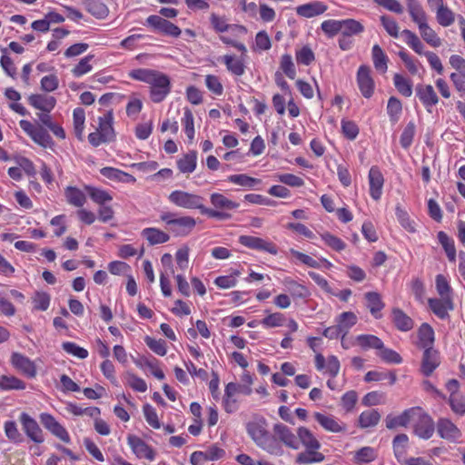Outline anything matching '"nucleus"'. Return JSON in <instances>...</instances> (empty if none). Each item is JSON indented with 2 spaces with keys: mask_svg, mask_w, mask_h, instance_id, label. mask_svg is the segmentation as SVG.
Listing matches in <instances>:
<instances>
[{
  "mask_svg": "<svg viewBox=\"0 0 465 465\" xmlns=\"http://www.w3.org/2000/svg\"><path fill=\"white\" fill-rule=\"evenodd\" d=\"M440 364V356L439 351L434 348H426L424 350L420 363V372L424 376H430Z\"/></svg>",
  "mask_w": 465,
  "mask_h": 465,
  "instance_id": "obj_16",
  "label": "nucleus"
},
{
  "mask_svg": "<svg viewBox=\"0 0 465 465\" xmlns=\"http://www.w3.org/2000/svg\"><path fill=\"white\" fill-rule=\"evenodd\" d=\"M128 76L132 80L148 84L149 97L153 103H162L172 91L171 78L159 70L135 68L129 71Z\"/></svg>",
  "mask_w": 465,
  "mask_h": 465,
  "instance_id": "obj_1",
  "label": "nucleus"
},
{
  "mask_svg": "<svg viewBox=\"0 0 465 465\" xmlns=\"http://www.w3.org/2000/svg\"><path fill=\"white\" fill-rule=\"evenodd\" d=\"M246 430L253 442L269 454L281 457L283 449L281 443L268 430L267 420L262 416H254L246 423Z\"/></svg>",
  "mask_w": 465,
  "mask_h": 465,
  "instance_id": "obj_2",
  "label": "nucleus"
},
{
  "mask_svg": "<svg viewBox=\"0 0 465 465\" xmlns=\"http://www.w3.org/2000/svg\"><path fill=\"white\" fill-rule=\"evenodd\" d=\"M313 417L319 422V424L328 431L338 433L345 431L346 430V425L344 423L339 422L334 417L331 415L315 412Z\"/></svg>",
  "mask_w": 465,
  "mask_h": 465,
  "instance_id": "obj_30",
  "label": "nucleus"
},
{
  "mask_svg": "<svg viewBox=\"0 0 465 465\" xmlns=\"http://www.w3.org/2000/svg\"><path fill=\"white\" fill-rule=\"evenodd\" d=\"M437 237H438L439 242L441 244L442 248L444 249V252L447 255L449 262H455L456 256H457V251H456V247H455L453 239H451L443 231L439 232Z\"/></svg>",
  "mask_w": 465,
  "mask_h": 465,
  "instance_id": "obj_46",
  "label": "nucleus"
},
{
  "mask_svg": "<svg viewBox=\"0 0 465 465\" xmlns=\"http://www.w3.org/2000/svg\"><path fill=\"white\" fill-rule=\"evenodd\" d=\"M419 413V407L405 410L401 415H387L385 418L386 428L395 430L399 427H407L413 420V416Z\"/></svg>",
  "mask_w": 465,
  "mask_h": 465,
  "instance_id": "obj_18",
  "label": "nucleus"
},
{
  "mask_svg": "<svg viewBox=\"0 0 465 465\" xmlns=\"http://www.w3.org/2000/svg\"><path fill=\"white\" fill-rule=\"evenodd\" d=\"M144 342L146 346L156 355L165 356L167 353V344L163 339H155L149 335L144 337Z\"/></svg>",
  "mask_w": 465,
  "mask_h": 465,
  "instance_id": "obj_58",
  "label": "nucleus"
},
{
  "mask_svg": "<svg viewBox=\"0 0 465 465\" xmlns=\"http://www.w3.org/2000/svg\"><path fill=\"white\" fill-rule=\"evenodd\" d=\"M282 284L293 298L304 299L310 296V290L291 277H285Z\"/></svg>",
  "mask_w": 465,
  "mask_h": 465,
  "instance_id": "obj_34",
  "label": "nucleus"
},
{
  "mask_svg": "<svg viewBox=\"0 0 465 465\" xmlns=\"http://www.w3.org/2000/svg\"><path fill=\"white\" fill-rule=\"evenodd\" d=\"M395 215L400 224L409 232L413 233L416 232L415 223L411 219L408 213L401 208V205H397L395 208Z\"/></svg>",
  "mask_w": 465,
  "mask_h": 465,
  "instance_id": "obj_56",
  "label": "nucleus"
},
{
  "mask_svg": "<svg viewBox=\"0 0 465 465\" xmlns=\"http://www.w3.org/2000/svg\"><path fill=\"white\" fill-rule=\"evenodd\" d=\"M181 124L188 140L193 142L195 136L194 117L192 110L189 107L183 108V115L181 118Z\"/></svg>",
  "mask_w": 465,
  "mask_h": 465,
  "instance_id": "obj_49",
  "label": "nucleus"
},
{
  "mask_svg": "<svg viewBox=\"0 0 465 465\" xmlns=\"http://www.w3.org/2000/svg\"><path fill=\"white\" fill-rule=\"evenodd\" d=\"M381 415L376 410L363 411L359 417V426L361 428L373 427L378 424Z\"/></svg>",
  "mask_w": 465,
  "mask_h": 465,
  "instance_id": "obj_61",
  "label": "nucleus"
},
{
  "mask_svg": "<svg viewBox=\"0 0 465 465\" xmlns=\"http://www.w3.org/2000/svg\"><path fill=\"white\" fill-rule=\"evenodd\" d=\"M86 11L98 19L105 18L109 10L102 0H88L85 4Z\"/></svg>",
  "mask_w": 465,
  "mask_h": 465,
  "instance_id": "obj_52",
  "label": "nucleus"
},
{
  "mask_svg": "<svg viewBox=\"0 0 465 465\" xmlns=\"http://www.w3.org/2000/svg\"><path fill=\"white\" fill-rule=\"evenodd\" d=\"M439 435L449 441H457L461 437L460 430L449 419L440 418L437 422Z\"/></svg>",
  "mask_w": 465,
  "mask_h": 465,
  "instance_id": "obj_19",
  "label": "nucleus"
},
{
  "mask_svg": "<svg viewBox=\"0 0 465 465\" xmlns=\"http://www.w3.org/2000/svg\"><path fill=\"white\" fill-rule=\"evenodd\" d=\"M322 240L324 243L336 252H342L346 248V243L339 237L325 232L321 234Z\"/></svg>",
  "mask_w": 465,
  "mask_h": 465,
  "instance_id": "obj_64",
  "label": "nucleus"
},
{
  "mask_svg": "<svg viewBox=\"0 0 465 465\" xmlns=\"http://www.w3.org/2000/svg\"><path fill=\"white\" fill-rule=\"evenodd\" d=\"M297 436H298V439L302 443V445L305 447V449H320L321 448V443L314 437V435L309 429H307L305 427L298 428Z\"/></svg>",
  "mask_w": 465,
  "mask_h": 465,
  "instance_id": "obj_50",
  "label": "nucleus"
},
{
  "mask_svg": "<svg viewBox=\"0 0 465 465\" xmlns=\"http://www.w3.org/2000/svg\"><path fill=\"white\" fill-rule=\"evenodd\" d=\"M19 420L22 424L25 433L30 440L35 443L44 442L45 438L43 430L35 419H33L27 413L23 412L19 417Z\"/></svg>",
  "mask_w": 465,
  "mask_h": 465,
  "instance_id": "obj_14",
  "label": "nucleus"
},
{
  "mask_svg": "<svg viewBox=\"0 0 465 465\" xmlns=\"http://www.w3.org/2000/svg\"><path fill=\"white\" fill-rule=\"evenodd\" d=\"M273 433L277 442H282L286 447L298 450L300 447L298 437L292 431L290 428L282 423L273 426Z\"/></svg>",
  "mask_w": 465,
  "mask_h": 465,
  "instance_id": "obj_15",
  "label": "nucleus"
},
{
  "mask_svg": "<svg viewBox=\"0 0 465 465\" xmlns=\"http://www.w3.org/2000/svg\"><path fill=\"white\" fill-rule=\"evenodd\" d=\"M356 83L364 98L370 99L372 97L375 91V82L369 65L361 64L359 66L356 74Z\"/></svg>",
  "mask_w": 465,
  "mask_h": 465,
  "instance_id": "obj_8",
  "label": "nucleus"
},
{
  "mask_svg": "<svg viewBox=\"0 0 465 465\" xmlns=\"http://www.w3.org/2000/svg\"><path fill=\"white\" fill-rule=\"evenodd\" d=\"M227 181L245 188L252 189L261 183V180L251 177L245 173L232 174L227 177Z\"/></svg>",
  "mask_w": 465,
  "mask_h": 465,
  "instance_id": "obj_54",
  "label": "nucleus"
},
{
  "mask_svg": "<svg viewBox=\"0 0 465 465\" xmlns=\"http://www.w3.org/2000/svg\"><path fill=\"white\" fill-rule=\"evenodd\" d=\"M369 192L370 196L374 201H379L382 195V188L384 185V177L378 166H371L369 174Z\"/></svg>",
  "mask_w": 465,
  "mask_h": 465,
  "instance_id": "obj_17",
  "label": "nucleus"
},
{
  "mask_svg": "<svg viewBox=\"0 0 465 465\" xmlns=\"http://www.w3.org/2000/svg\"><path fill=\"white\" fill-rule=\"evenodd\" d=\"M404 36L405 43L411 47L416 54L420 55H425L430 67L434 69L439 74H443V65L440 57L433 52L424 51V45L419 38V36L409 29H404L401 32Z\"/></svg>",
  "mask_w": 465,
  "mask_h": 465,
  "instance_id": "obj_6",
  "label": "nucleus"
},
{
  "mask_svg": "<svg viewBox=\"0 0 465 465\" xmlns=\"http://www.w3.org/2000/svg\"><path fill=\"white\" fill-rule=\"evenodd\" d=\"M435 288L440 297L453 298V289L444 274L436 275Z\"/></svg>",
  "mask_w": 465,
  "mask_h": 465,
  "instance_id": "obj_53",
  "label": "nucleus"
},
{
  "mask_svg": "<svg viewBox=\"0 0 465 465\" xmlns=\"http://www.w3.org/2000/svg\"><path fill=\"white\" fill-rule=\"evenodd\" d=\"M355 341L357 344L365 351L373 349L378 351L379 349H382L383 341L379 337L372 334H360L355 338Z\"/></svg>",
  "mask_w": 465,
  "mask_h": 465,
  "instance_id": "obj_47",
  "label": "nucleus"
},
{
  "mask_svg": "<svg viewBox=\"0 0 465 465\" xmlns=\"http://www.w3.org/2000/svg\"><path fill=\"white\" fill-rule=\"evenodd\" d=\"M127 440L132 450L139 459H154V451L139 437L129 435Z\"/></svg>",
  "mask_w": 465,
  "mask_h": 465,
  "instance_id": "obj_25",
  "label": "nucleus"
},
{
  "mask_svg": "<svg viewBox=\"0 0 465 465\" xmlns=\"http://www.w3.org/2000/svg\"><path fill=\"white\" fill-rule=\"evenodd\" d=\"M100 173L104 177L115 182L125 183H134L136 182L134 175L111 166L103 167Z\"/></svg>",
  "mask_w": 465,
  "mask_h": 465,
  "instance_id": "obj_32",
  "label": "nucleus"
},
{
  "mask_svg": "<svg viewBox=\"0 0 465 465\" xmlns=\"http://www.w3.org/2000/svg\"><path fill=\"white\" fill-rule=\"evenodd\" d=\"M94 59L93 54H88L82 58L77 64H75L73 69L71 70L72 74L76 77L80 78L83 75L90 73L93 70V65L91 64V61Z\"/></svg>",
  "mask_w": 465,
  "mask_h": 465,
  "instance_id": "obj_57",
  "label": "nucleus"
},
{
  "mask_svg": "<svg viewBox=\"0 0 465 465\" xmlns=\"http://www.w3.org/2000/svg\"><path fill=\"white\" fill-rule=\"evenodd\" d=\"M238 242L242 246L251 250L265 252L272 255L278 254V248L276 244L261 237L252 235H240Z\"/></svg>",
  "mask_w": 465,
  "mask_h": 465,
  "instance_id": "obj_9",
  "label": "nucleus"
},
{
  "mask_svg": "<svg viewBox=\"0 0 465 465\" xmlns=\"http://www.w3.org/2000/svg\"><path fill=\"white\" fill-rule=\"evenodd\" d=\"M416 95L428 113H432L433 108L440 101V98L431 84H417Z\"/></svg>",
  "mask_w": 465,
  "mask_h": 465,
  "instance_id": "obj_11",
  "label": "nucleus"
},
{
  "mask_svg": "<svg viewBox=\"0 0 465 465\" xmlns=\"http://www.w3.org/2000/svg\"><path fill=\"white\" fill-rule=\"evenodd\" d=\"M142 236L146 239L150 245L165 243L170 240L169 233L155 227L144 228L142 231Z\"/></svg>",
  "mask_w": 465,
  "mask_h": 465,
  "instance_id": "obj_36",
  "label": "nucleus"
},
{
  "mask_svg": "<svg viewBox=\"0 0 465 465\" xmlns=\"http://www.w3.org/2000/svg\"><path fill=\"white\" fill-rule=\"evenodd\" d=\"M210 203L213 206V208H212L213 210L227 213H229V211L236 210L240 206L239 203L229 199L224 194L220 193H211Z\"/></svg>",
  "mask_w": 465,
  "mask_h": 465,
  "instance_id": "obj_26",
  "label": "nucleus"
},
{
  "mask_svg": "<svg viewBox=\"0 0 465 465\" xmlns=\"http://www.w3.org/2000/svg\"><path fill=\"white\" fill-rule=\"evenodd\" d=\"M391 320L400 331H410L414 327V321L400 308L391 309Z\"/></svg>",
  "mask_w": 465,
  "mask_h": 465,
  "instance_id": "obj_28",
  "label": "nucleus"
},
{
  "mask_svg": "<svg viewBox=\"0 0 465 465\" xmlns=\"http://www.w3.org/2000/svg\"><path fill=\"white\" fill-rule=\"evenodd\" d=\"M408 12L412 21L419 26L427 22V15L418 0H406Z\"/></svg>",
  "mask_w": 465,
  "mask_h": 465,
  "instance_id": "obj_43",
  "label": "nucleus"
},
{
  "mask_svg": "<svg viewBox=\"0 0 465 465\" xmlns=\"http://www.w3.org/2000/svg\"><path fill=\"white\" fill-rule=\"evenodd\" d=\"M51 296L45 292H36L32 297L34 310L45 312L50 306Z\"/></svg>",
  "mask_w": 465,
  "mask_h": 465,
  "instance_id": "obj_63",
  "label": "nucleus"
},
{
  "mask_svg": "<svg viewBox=\"0 0 465 465\" xmlns=\"http://www.w3.org/2000/svg\"><path fill=\"white\" fill-rule=\"evenodd\" d=\"M376 355L387 363L400 364L402 362L401 356L396 351L385 347L383 342L382 349H379Z\"/></svg>",
  "mask_w": 465,
  "mask_h": 465,
  "instance_id": "obj_62",
  "label": "nucleus"
},
{
  "mask_svg": "<svg viewBox=\"0 0 465 465\" xmlns=\"http://www.w3.org/2000/svg\"><path fill=\"white\" fill-rule=\"evenodd\" d=\"M74 132L76 138L84 140V130L85 123V112L81 107H76L73 111Z\"/></svg>",
  "mask_w": 465,
  "mask_h": 465,
  "instance_id": "obj_48",
  "label": "nucleus"
},
{
  "mask_svg": "<svg viewBox=\"0 0 465 465\" xmlns=\"http://www.w3.org/2000/svg\"><path fill=\"white\" fill-rule=\"evenodd\" d=\"M428 305L432 313L440 320L450 318V312L454 310L453 298H429Z\"/></svg>",
  "mask_w": 465,
  "mask_h": 465,
  "instance_id": "obj_12",
  "label": "nucleus"
},
{
  "mask_svg": "<svg viewBox=\"0 0 465 465\" xmlns=\"http://www.w3.org/2000/svg\"><path fill=\"white\" fill-rule=\"evenodd\" d=\"M223 63L225 64L226 69L235 76H242L245 74V59L242 56H236L234 54H225L222 57Z\"/></svg>",
  "mask_w": 465,
  "mask_h": 465,
  "instance_id": "obj_29",
  "label": "nucleus"
},
{
  "mask_svg": "<svg viewBox=\"0 0 465 465\" xmlns=\"http://www.w3.org/2000/svg\"><path fill=\"white\" fill-rule=\"evenodd\" d=\"M341 129L343 136L350 141L355 140L360 134L358 124L354 121L346 118L341 119Z\"/></svg>",
  "mask_w": 465,
  "mask_h": 465,
  "instance_id": "obj_59",
  "label": "nucleus"
},
{
  "mask_svg": "<svg viewBox=\"0 0 465 465\" xmlns=\"http://www.w3.org/2000/svg\"><path fill=\"white\" fill-rule=\"evenodd\" d=\"M387 114L390 121L397 123L402 114V104L401 100L395 96H391L388 100Z\"/></svg>",
  "mask_w": 465,
  "mask_h": 465,
  "instance_id": "obj_55",
  "label": "nucleus"
},
{
  "mask_svg": "<svg viewBox=\"0 0 465 465\" xmlns=\"http://www.w3.org/2000/svg\"><path fill=\"white\" fill-rule=\"evenodd\" d=\"M436 19L440 25L448 27L455 21V14L443 4L442 0L437 1Z\"/></svg>",
  "mask_w": 465,
  "mask_h": 465,
  "instance_id": "obj_39",
  "label": "nucleus"
},
{
  "mask_svg": "<svg viewBox=\"0 0 465 465\" xmlns=\"http://www.w3.org/2000/svg\"><path fill=\"white\" fill-rule=\"evenodd\" d=\"M140 365L142 368L147 370L150 374L154 376V378H164V373L161 369L160 362L157 359L152 358H143L141 359Z\"/></svg>",
  "mask_w": 465,
  "mask_h": 465,
  "instance_id": "obj_60",
  "label": "nucleus"
},
{
  "mask_svg": "<svg viewBox=\"0 0 465 465\" xmlns=\"http://www.w3.org/2000/svg\"><path fill=\"white\" fill-rule=\"evenodd\" d=\"M418 346L423 350L433 348L435 332L429 323H422L418 329Z\"/></svg>",
  "mask_w": 465,
  "mask_h": 465,
  "instance_id": "obj_33",
  "label": "nucleus"
},
{
  "mask_svg": "<svg viewBox=\"0 0 465 465\" xmlns=\"http://www.w3.org/2000/svg\"><path fill=\"white\" fill-rule=\"evenodd\" d=\"M414 432L421 439H430L434 432V422L432 419L419 407V413L413 416Z\"/></svg>",
  "mask_w": 465,
  "mask_h": 465,
  "instance_id": "obj_10",
  "label": "nucleus"
},
{
  "mask_svg": "<svg viewBox=\"0 0 465 465\" xmlns=\"http://www.w3.org/2000/svg\"><path fill=\"white\" fill-rule=\"evenodd\" d=\"M393 84L396 90L404 97H411L413 92V83L411 79L396 73L393 75Z\"/></svg>",
  "mask_w": 465,
  "mask_h": 465,
  "instance_id": "obj_41",
  "label": "nucleus"
},
{
  "mask_svg": "<svg viewBox=\"0 0 465 465\" xmlns=\"http://www.w3.org/2000/svg\"><path fill=\"white\" fill-rule=\"evenodd\" d=\"M336 325L342 335H347L350 330L357 323L358 317L352 312H341L336 318Z\"/></svg>",
  "mask_w": 465,
  "mask_h": 465,
  "instance_id": "obj_38",
  "label": "nucleus"
},
{
  "mask_svg": "<svg viewBox=\"0 0 465 465\" xmlns=\"http://www.w3.org/2000/svg\"><path fill=\"white\" fill-rule=\"evenodd\" d=\"M319 449H305L300 452L295 459L298 464L319 463L324 460V455L318 451Z\"/></svg>",
  "mask_w": 465,
  "mask_h": 465,
  "instance_id": "obj_45",
  "label": "nucleus"
},
{
  "mask_svg": "<svg viewBox=\"0 0 465 465\" xmlns=\"http://www.w3.org/2000/svg\"><path fill=\"white\" fill-rule=\"evenodd\" d=\"M421 38L431 47H440L442 44L441 39L439 37L434 29H432L428 21L419 25L418 26Z\"/></svg>",
  "mask_w": 465,
  "mask_h": 465,
  "instance_id": "obj_40",
  "label": "nucleus"
},
{
  "mask_svg": "<svg viewBox=\"0 0 465 465\" xmlns=\"http://www.w3.org/2000/svg\"><path fill=\"white\" fill-rule=\"evenodd\" d=\"M409 438L406 434H399L393 439L394 455L398 461L404 463Z\"/></svg>",
  "mask_w": 465,
  "mask_h": 465,
  "instance_id": "obj_51",
  "label": "nucleus"
},
{
  "mask_svg": "<svg viewBox=\"0 0 465 465\" xmlns=\"http://www.w3.org/2000/svg\"><path fill=\"white\" fill-rule=\"evenodd\" d=\"M21 129L37 144L46 147L52 142L47 130L40 124H35L28 120H20Z\"/></svg>",
  "mask_w": 465,
  "mask_h": 465,
  "instance_id": "obj_7",
  "label": "nucleus"
},
{
  "mask_svg": "<svg viewBox=\"0 0 465 465\" xmlns=\"http://www.w3.org/2000/svg\"><path fill=\"white\" fill-rule=\"evenodd\" d=\"M28 103L35 109L50 113L55 107L56 99L51 95L35 94L28 97Z\"/></svg>",
  "mask_w": 465,
  "mask_h": 465,
  "instance_id": "obj_27",
  "label": "nucleus"
},
{
  "mask_svg": "<svg viewBox=\"0 0 465 465\" xmlns=\"http://www.w3.org/2000/svg\"><path fill=\"white\" fill-rule=\"evenodd\" d=\"M364 25L358 20L352 18L342 19L341 24V35L353 37L363 33Z\"/></svg>",
  "mask_w": 465,
  "mask_h": 465,
  "instance_id": "obj_37",
  "label": "nucleus"
},
{
  "mask_svg": "<svg viewBox=\"0 0 465 465\" xmlns=\"http://www.w3.org/2000/svg\"><path fill=\"white\" fill-rule=\"evenodd\" d=\"M159 14L162 16L156 15H149L145 19L143 25L164 35L179 37L182 33L181 29L173 23L163 18L176 17L178 15V10L173 7H162Z\"/></svg>",
  "mask_w": 465,
  "mask_h": 465,
  "instance_id": "obj_4",
  "label": "nucleus"
},
{
  "mask_svg": "<svg viewBox=\"0 0 465 465\" xmlns=\"http://www.w3.org/2000/svg\"><path fill=\"white\" fill-rule=\"evenodd\" d=\"M315 367L324 375L335 377L340 371V361L334 355L325 358L322 353H316L314 358Z\"/></svg>",
  "mask_w": 465,
  "mask_h": 465,
  "instance_id": "obj_13",
  "label": "nucleus"
},
{
  "mask_svg": "<svg viewBox=\"0 0 465 465\" xmlns=\"http://www.w3.org/2000/svg\"><path fill=\"white\" fill-rule=\"evenodd\" d=\"M66 203L74 207L81 208L86 203V195L84 192L76 186H66L64 191Z\"/></svg>",
  "mask_w": 465,
  "mask_h": 465,
  "instance_id": "obj_31",
  "label": "nucleus"
},
{
  "mask_svg": "<svg viewBox=\"0 0 465 465\" xmlns=\"http://www.w3.org/2000/svg\"><path fill=\"white\" fill-rule=\"evenodd\" d=\"M197 165V153L196 151H190L183 157L177 160V167L183 173H192Z\"/></svg>",
  "mask_w": 465,
  "mask_h": 465,
  "instance_id": "obj_42",
  "label": "nucleus"
},
{
  "mask_svg": "<svg viewBox=\"0 0 465 465\" xmlns=\"http://www.w3.org/2000/svg\"><path fill=\"white\" fill-rule=\"evenodd\" d=\"M371 58L373 65L377 71L386 73L388 70L389 58L379 45H374L371 48Z\"/></svg>",
  "mask_w": 465,
  "mask_h": 465,
  "instance_id": "obj_44",
  "label": "nucleus"
},
{
  "mask_svg": "<svg viewBox=\"0 0 465 465\" xmlns=\"http://www.w3.org/2000/svg\"><path fill=\"white\" fill-rule=\"evenodd\" d=\"M160 220L165 223L168 231L174 237L188 236L195 228L196 221L192 216H177L176 213L164 212L161 213Z\"/></svg>",
  "mask_w": 465,
  "mask_h": 465,
  "instance_id": "obj_5",
  "label": "nucleus"
},
{
  "mask_svg": "<svg viewBox=\"0 0 465 465\" xmlns=\"http://www.w3.org/2000/svg\"><path fill=\"white\" fill-rule=\"evenodd\" d=\"M12 365L22 374L28 377H35L36 374V366L33 361L19 352H13L11 355Z\"/></svg>",
  "mask_w": 465,
  "mask_h": 465,
  "instance_id": "obj_20",
  "label": "nucleus"
},
{
  "mask_svg": "<svg viewBox=\"0 0 465 465\" xmlns=\"http://www.w3.org/2000/svg\"><path fill=\"white\" fill-rule=\"evenodd\" d=\"M97 130L107 138L110 142H114L116 138V134L114 128V111L113 109L106 110L103 115L98 117Z\"/></svg>",
  "mask_w": 465,
  "mask_h": 465,
  "instance_id": "obj_21",
  "label": "nucleus"
},
{
  "mask_svg": "<svg viewBox=\"0 0 465 465\" xmlns=\"http://www.w3.org/2000/svg\"><path fill=\"white\" fill-rule=\"evenodd\" d=\"M40 421L45 429L50 430L61 440L66 443L70 441V437L66 430L60 423H58L52 415L48 413H42L40 415Z\"/></svg>",
  "mask_w": 465,
  "mask_h": 465,
  "instance_id": "obj_22",
  "label": "nucleus"
},
{
  "mask_svg": "<svg viewBox=\"0 0 465 465\" xmlns=\"http://www.w3.org/2000/svg\"><path fill=\"white\" fill-rule=\"evenodd\" d=\"M365 305L374 319L382 318L381 311L385 307L381 295L377 292H367L364 293Z\"/></svg>",
  "mask_w": 465,
  "mask_h": 465,
  "instance_id": "obj_23",
  "label": "nucleus"
},
{
  "mask_svg": "<svg viewBox=\"0 0 465 465\" xmlns=\"http://www.w3.org/2000/svg\"><path fill=\"white\" fill-rule=\"evenodd\" d=\"M328 10L327 5L321 1H313L298 5L295 8L298 16L312 18L324 14Z\"/></svg>",
  "mask_w": 465,
  "mask_h": 465,
  "instance_id": "obj_24",
  "label": "nucleus"
},
{
  "mask_svg": "<svg viewBox=\"0 0 465 465\" xmlns=\"http://www.w3.org/2000/svg\"><path fill=\"white\" fill-rule=\"evenodd\" d=\"M84 188L90 199L99 206L113 201V195L103 188L93 185H84Z\"/></svg>",
  "mask_w": 465,
  "mask_h": 465,
  "instance_id": "obj_35",
  "label": "nucleus"
},
{
  "mask_svg": "<svg viewBox=\"0 0 465 465\" xmlns=\"http://www.w3.org/2000/svg\"><path fill=\"white\" fill-rule=\"evenodd\" d=\"M168 201L173 205L183 209H197L202 214L217 220H227L231 214L207 208L203 205V198L193 193L174 190L168 195Z\"/></svg>",
  "mask_w": 465,
  "mask_h": 465,
  "instance_id": "obj_3",
  "label": "nucleus"
}]
</instances>
